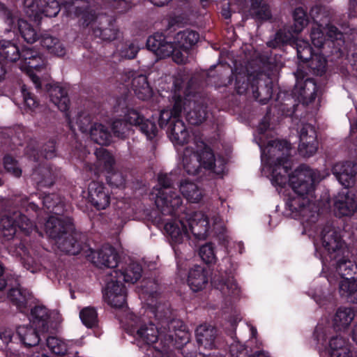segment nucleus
Here are the masks:
<instances>
[{
  "label": "nucleus",
  "instance_id": "40",
  "mask_svg": "<svg viewBox=\"0 0 357 357\" xmlns=\"http://www.w3.org/2000/svg\"><path fill=\"white\" fill-rule=\"evenodd\" d=\"M41 0H24L23 10L30 18L36 20L41 15Z\"/></svg>",
  "mask_w": 357,
  "mask_h": 357
},
{
  "label": "nucleus",
  "instance_id": "45",
  "mask_svg": "<svg viewBox=\"0 0 357 357\" xmlns=\"http://www.w3.org/2000/svg\"><path fill=\"white\" fill-rule=\"evenodd\" d=\"M69 125L73 130H75V127L77 126L79 130L82 132H90V129L93 127L90 116L84 114L77 117L75 123L70 120Z\"/></svg>",
  "mask_w": 357,
  "mask_h": 357
},
{
  "label": "nucleus",
  "instance_id": "15",
  "mask_svg": "<svg viewBox=\"0 0 357 357\" xmlns=\"http://www.w3.org/2000/svg\"><path fill=\"white\" fill-rule=\"evenodd\" d=\"M177 326L181 328L174 331V333L171 332V333L168 335V337H167L166 335H164V344L162 345V349L163 350V354H165L166 356L169 357L167 354V351L168 348L174 344V342L177 344H183L187 343L190 340V333L186 330L185 326L183 325L181 322L178 321H172L169 328H174Z\"/></svg>",
  "mask_w": 357,
  "mask_h": 357
},
{
  "label": "nucleus",
  "instance_id": "19",
  "mask_svg": "<svg viewBox=\"0 0 357 357\" xmlns=\"http://www.w3.org/2000/svg\"><path fill=\"white\" fill-rule=\"evenodd\" d=\"M333 172L340 184L345 188H349L354 184L356 169L351 162L335 164L333 168Z\"/></svg>",
  "mask_w": 357,
  "mask_h": 357
},
{
  "label": "nucleus",
  "instance_id": "38",
  "mask_svg": "<svg viewBox=\"0 0 357 357\" xmlns=\"http://www.w3.org/2000/svg\"><path fill=\"white\" fill-rule=\"evenodd\" d=\"M79 318L82 324L87 328H93L98 325V313L92 307H86L79 312Z\"/></svg>",
  "mask_w": 357,
  "mask_h": 357
},
{
  "label": "nucleus",
  "instance_id": "32",
  "mask_svg": "<svg viewBox=\"0 0 357 357\" xmlns=\"http://www.w3.org/2000/svg\"><path fill=\"white\" fill-rule=\"evenodd\" d=\"M215 287L228 301L237 298L240 294V288L233 278L226 280H220L215 283Z\"/></svg>",
  "mask_w": 357,
  "mask_h": 357
},
{
  "label": "nucleus",
  "instance_id": "49",
  "mask_svg": "<svg viewBox=\"0 0 357 357\" xmlns=\"http://www.w3.org/2000/svg\"><path fill=\"white\" fill-rule=\"evenodd\" d=\"M112 128L114 135L122 138L126 137L130 132V126L121 120L114 121Z\"/></svg>",
  "mask_w": 357,
  "mask_h": 357
},
{
  "label": "nucleus",
  "instance_id": "3",
  "mask_svg": "<svg viewBox=\"0 0 357 357\" xmlns=\"http://www.w3.org/2000/svg\"><path fill=\"white\" fill-rule=\"evenodd\" d=\"M165 230L174 247L188 239L190 234L199 240H204L213 233L223 234L225 225L218 214L210 211H195L183 213L177 218L168 220L165 225ZM174 249L176 250L175 248ZM175 252L177 254L176 250Z\"/></svg>",
  "mask_w": 357,
  "mask_h": 357
},
{
  "label": "nucleus",
  "instance_id": "29",
  "mask_svg": "<svg viewBox=\"0 0 357 357\" xmlns=\"http://www.w3.org/2000/svg\"><path fill=\"white\" fill-rule=\"evenodd\" d=\"M40 44L50 54L57 56H63L66 54V48L61 41L48 33L41 35Z\"/></svg>",
  "mask_w": 357,
  "mask_h": 357
},
{
  "label": "nucleus",
  "instance_id": "11",
  "mask_svg": "<svg viewBox=\"0 0 357 357\" xmlns=\"http://www.w3.org/2000/svg\"><path fill=\"white\" fill-rule=\"evenodd\" d=\"M340 229L331 225L326 226L321 231V241L323 247L328 251L331 256L340 252L344 253L346 249L341 240Z\"/></svg>",
  "mask_w": 357,
  "mask_h": 357
},
{
  "label": "nucleus",
  "instance_id": "41",
  "mask_svg": "<svg viewBox=\"0 0 357 357\" xmlns=\"http://www.w3.org/2000/svg\"><path fill=\"white\" fill-rule=\"evenodd\" d=\"M199 255L206 264H215L217 261L215 252V246L211 243H206L202 245L199 250Z\"/></svg>",
  "mask_w": 357,
  "mask_h": 357
},
{
  "label": "nucleus",
  "instance_id": "27",
  "mask_svg": "<svg viewBox=\"0 0 357 357\" xmlns=\"http://www.w3.org/2000/svg\"><path fill=\"white\" fill-rule=\"evenodd\" d=\"M339 294L348 302L357 303V278H348L340 280Z\"/></svg>",
  "mask_w": 357,
  "mask_h": 357
},
{
  "label": "nucleus",
  "instance_id": "12",
  "mask_svg": "<svg viewBox=\"0 0 357 357\" xmlns=\"http://www.w3.org/2000/svg\"><path fill=\"white\" fill-rule=\"evenodd\" d=\"M88 199L98 210H104L110 204L111 195L103 183L93 181L89 185Z\"/></svg>",
  "mask_w": 357,
  "mask_h": 357
},
{
  "label": "nucleus",
  "instance_id": "21",
  "mask_svg": "<svg viewBox=\"0 0 357 357\" xmlns=\"http://www.w3.org/2000/svg\"><path fill=\"white\" fill-rule=\"evenodd\" d=\"M40 331L38 328L34 325H21L17 329V335L20 342L25 347H36L40 342Z\"/></svg>",
  "mask_w": 357,
  "mask_h": 357
},
{
  "label": "nucleus",
  "instance_id": "50",
  "mask_svg": "<svg viewBox=\"0 0 357 357\" xmlns=\"http://www.w3.org/2000/svg\"><path fill=\"white\" fill-rule=\"evenodd\" d=\"M22 93L26 109L28 111L33 112L38 107V102L34 96L24 86L22 87Z\"/></svg>",
  "mask_w": 357,
  "mask_h": 357
},
{
  "label": "nucleus",
  "instance_id": "10",
  "mask_svg": "<svg viewBox=\"0 0 357 357\" xmlns=\"http://www.w3.org/2000/svg\"><path fill=\"white\" fill-rule=\"evenodd\" d=\"M298 57L303 61H309V66L317 75H321L326 69V60L319 53H312V48L305 40L296 42Z\"/></svg>",
  "mask_w": 357,
  "mask_h": 357
},
{
  "label": "nucleus",
  "instance_id": "13",
  "mask_svg": "<svg viewBox=\"0 0 357 357\" xmlns=\"http://www.w3.org/2000/svg\"><path fill=\"white\" fill-rule=\"evenodd\" d=\"M317 146L314 128L310 124L303 126L300 132L299 153L304 157H310L316 153Z\"/></svg>",
  "mask_w": 357,
  "mask_h": 357
},
{
  "label": "nucleus",
  "instance_id": "47",
  "mask_svg": "<svg viewBox=\"0 0 357 357\" xmlns=\"http://www.w3.org/2000/svg\"><path fill=\"white\" fill-rule=\"evenodd\" d=\"M311 40L314 47L321 48L325 44L326 37L322 24H317L311 31Z\"/></svg>",
  "mask_w": 357,
  "mask_h": 357
},
{
  "label": "nucleus",
  "instance_id": "48",
  "mask_svg": "<svg viewBox=\"0 0 357 357\" xmlns=\"http://www.w3.org/2000/svg\"><path fill=\"white\" fill-rule=\"evenodd\" d=\"M41 4V15L44 14L47 17H55L60 10L59 3L56 0H48L45 2L44 7L43 2Z\"/></svg>",
  "mask_w": 357,
  "mask_h": 357
},
{
  "label": "nucleus",
  "instance_id": "20",
  "mask_svg": "<svg viewBox=\"0 0 357 357\" xmlns=\"http://www.w3.org/2000/svg\"><path fill=\"white\" fill-rule=\"evenodd\" d=\"M96 162L93 164L87 162L91 171L95 174L112 170L114 164L112 155L104 148L97 149L95 152Z\"/></svg>",
  "mask_w": 357,
  "mask_h": 357
},
{
  "label": "nucleus",
  "instance_id": "6",
  "mask_svg": "<svg viewBox=\"0 0 357 357\" xmlns=\"http://www.w3.org/2000/svg\"><path fill=\"white\" fill-rule=\"evenodd\" d=\"M158 184L151 193V199L154 200L157 208L164 214H172L178 211L182 204V198L172 188V175H158Z\"/></svg>",
  "mask_w": 357,
  "mask_h": 357
},
{
  "label": "nucleus",
  "instance_id": "33",
  "mask_svg": "<svg viewBox=\"0 0 357 357\" xmlns=\"http://www.w3.org/2000/svg\"><path fill=\"white\" fill-rule=\"evenodd\" d=\"M17 45L10 40H0V58L7 62H15L20 58Z\"/></svg>",
  "mask_w": 357,
  "mask_h": 357
},
{
  "label": "nucleus",
  "instance_id": "55",
  "mask_svg": "<svg viewBox=\"0 0 357 357\" xmlns=\"http://www.w3.org/2000/svg\"><path fill=\"white\" fill-rule=\"evenodd\" d=\"M139 46L135 43L126 44L121 50V55L126 59H133L137 55Z\"/></svg>",
  "mask_w": 357,
  "mask_h": 357
},
{
  "label": "nucleus",
  "instance_id": "2",
  "mask_svg": "<svg viewBox=\"0 0 357 357\" xmlns=\"http://www.w3.org/2000/svg\"><path fill=\"white\" fill-rule=\"evenodd\" d=\"M174 104L172 109L161 111L158 123L161 128H167V135L179 152L181 162L188 174H197L201 167L218 175L222 176L225 171V161L215 156L210 147L202 141L190 142L191 135L184 122L179 119L183 113L190 123L198 125L206 116L205 108L192 100L190 95L182 97L181 87L174 84Z\"/></svg>",
  "mask_w": 357,
  "mask_h": 357
},
{
  "label": "nucleus",
  "instance_id": "52",
  "mask_svg": "<svg viewBox=\"0 0 357 357\" xmlns=\"http://www.w3.org/2000/svg\"><path fill=\"white\" fill-rule=\"evenodd\" d=\"M108 175L107 176V181L108 183L114 187H121L125 183V178L121 172H112V170L107 172Z\"/></svg>",
  "mask_w": 357,
  "mask_h": 357
},
{
  "label": "nucleus",
  "instance_id": "63",
  "mask_svg": "<svg viewBox=\"0 0 357 357\" xmlns=\"http://www.w3.org/2000/svg\"><path fill=\"white\" fill-rule=\"evenodd\" d=\"M29 357H50L45 349L37 347Z\"/></svg>",
  "mask_w": 357,
  "mask_h": 357
},
{
  "label": "nucleus",
  "instance_id": "34",
  "mask_svg": "<svg viewBox=\"0 0 357 357\" xmlns=\"http://www.w3.org/2000/svg\"><path fill=\"white\" fill-rule=\"evenodd\" d=\"M180 190L187 200L193 203L199 202L203 197L202 190L195 183L188 180L181 183Z\"/></svg>",
  "mask_w": 357,
  "mask_h": 357
},
{
  "label": "nucleus",
  "instance_id": "56",
  "mask_svg": "<svg viewBox=\"0 0 357 357\" xmlns=\"http://www.w3.org/2000/svg\"><path fill=\"white\" fill-rule=\"evenodd\" d=\"M119 30L114 27H108L100 31V37L105 40H113L119 36Z\"/></svg>",
  "mask_w": 357,
  "mask_h": 357
},
{
  "label": "nucleus",
  "instance_id": "7",
  "mask_svg": "<svg viewBox=\"0 0 357 357\" xmlns=\"http://www.w3.org/2000/svg\"><path fill=\"white\" fill-rule=\"evenodd\" d=\"M20 68L31 79L36 88H40L42 82L38 74L46 71L47 64L42 55L31 47H25L20 53Z\"/></svg>",
  "mask_w": 357,
  "mask_h": 357
},
{
  "label": "nucleus",
  "instance_id": "5",
  "mask_svg": "<svg viewBox=\"0 0 357 357\" xmlns=\"http://www.w3.org/2000/svg\"><path fill=\"white\" fill-rule=\"evenodd\" d=\"M47 234L56 241L58 248L70 255H77L82 249V234L74 230L71 220L51 218L45 225Z\"/></svg>",
  "mask_w": 357,
  "mask_h": 357
},
{
  "label": "nucleus",
  "instance_id": "37",
  "mask_svg": "<svg viewBox=\"0 0 357 357\" xmlns=\"http://www.w3.org/2000/svg\"><path fill=\"white\" fill-rule=\"evenodd\" d=\"M17 26L22 37L27 43H33L38 38L37 31L26 21L18 20Z\"/></svg>",
  "mask_w": 357,
  "mask_h": 357
},
{
  "label": "nucleus",
  "instance_id": "43",
  "mask_svg": "<svg viewBox=\"0 0 357 357\" xmlns=\"http://www.w3.org/2000/svg\"><path fill=\"white\" fill-rule=\"evenodd\" d=\"M294 24L293 31L296 33L301 31L308 22L306 13L301 8H298L294 10Z\"/></svg>",
  "mask_w": 357,
  "mask_h": 357
},
{
  "label": "nucleus",
  "instance_id": "24",
  "mask_svg": "<svg viewBox=\"0 0 357 357\" xmlns=\"http://www.w3.org/2000/svg\"><path fill=\"white\" fill-rule=\"evenodd\" d=\"M50 100L62 112H66L69 107V98L66 90L61 86L54 84L48 88Z\"/></svg>",
  "mask_w": 357,
  "mask_h": 357
},
{
  "label": "nucleus",
  "instance_id": "39",
  "mask_svg": "<svg viewBox=\"0 0 357 357\" xmlns=\"http://www.w3.org/2000/svg\"><path fill=\"white\" fill-rule=\"evenodd\" d=\"M250 12L255 17L261 20H268L271 17L269 8L263 0H252Z\"/></svg>",
  "mask_w": 357,
  "mask_h": 357
},
{
  "label": "nucleus",
  "instance_id": "62",
  "mask_svg": "<svg viewBox=\"0 0 357 357\" xmlns=\"http://www.w3.org/2000/svg\"><path fill=\"white\" fill-rule=\"evenodd\" d=\"M0 338L5 343H8L12 340L13 332L8 328L3 329V331L0 333Z\"/></svg>",
  "mask_w": 357,
  "mask_h": 357
},
{
  "label": "nucleus",
  "instance_id": "28",
  "mask_svg": "<svg viewBox=\"0 0 357 357\" xmlns=\"http://www.w3.org/2000/svg\"><path fill=\"white\" fill-rule=\"evenodd\" d=\"M43 206L50 213H52L54 215H51L48 220L54 217L61 219H68L67 217L62 215L64 211L63 203L59 196L55 194L48 195L43 197Z\"/></svg>",
  "mask_w": 357,
  "mask_h": 357
},
{
  "label": "nucleus",
  "instance_id": "16",
  "mask_svg": "<svg viewBox=\"0 0 357 357\" xmlns=\"http://www.w3.org/2000/svg\"><path fill=\"white\" fill-rule=\"evenodd\" d=\"M357 209L354 195L349 192H342L336 197L334 204V212L338 216H349Z\"/></svg>",
  "mask_w": 357,
  "mask_h": 357
},
{
  "label": "nucleus",
  "instance_id": "60",
  "mask_svg": "<svg viewBox=\"0 0 357 357\" xmlns=\"http://www.w3.org/2000/svg\"><path fill=\"white\" fill-rule=\"evenodd\" d=\"M0 12H2L3 15L5 16L6 24L12 26L14 23V17L13 15L6 9L4 5L2 3H0Z\"/></svg>",
  "mask_w": 357,
  "mask_h": 357
},
{
  "label": "nucleus",
  "instance_id": "51",
  "mask_svg": "<svg viewBox=\"0 0 357 357\" xmlns=\"http://www.w3.org/2000/svg\"><path fill=\"white\" fill-rule=\"evenodd\" d=\"M139 127L140 130L146 135L148 139H152L156 135L157 128L155 125L147 119H144Z\"/></svg>",
  "mask_w": 357,
  "mask_h": 357
},
{
  "label": "nucleus",
  "instance_id": "8",
  "mask_svg": "<svg viewBox=\"0 0 357 357\" xmlns=\"http://www.w3.org/2000/svg\"><path fill=\"white\" fill-rule=\"evenodd\" d=\"M117 271L113 270L106 278V285L103 290V298L110 306L120 308L126 304V291L122 281L115 279Z\"/></svg>",
  "mask_w": 357,
  "mask_h": 357
},
{
  "label": "nucleus",
  "instance_id": "1",
  "mask_svg": "<svg viewBox=\"0 0 357 357\" xmlns=\"http://www.w3.org/2000/svg\"><path fill=\"white\" fill-rule=\"evenodd\" d=\"M261 149L262 173L284 195L288 215L299 220L307 232L317 220V208L310 197L314 183L321 178L315 171L304 165L289 172L291 147L287 141H273Z\"/></svg>",
  "mask_w": 357,
  "mask_h": 357
},
{
  "label": "nucleus",
  "instance_id": "22",
  "mask_svg": "<svg viewBox=\"0 0 357 357\" xmlns=\"http://www.w3.org/2000/svg\"><path fill=\"white\" fill-rule=\"evenodd\" d=\"M355 317L354 310L348 307L337 308L332 319L333 326L335 329L343 331L347 329Z\"/></svg>",
  "mask_w": 357,
  "mask_h": 357
},
{
  "label": "nucleus",
  "instance_id": "57",
  "mask_svg": "<svg viewBox=\"0 0 357 357\" xmlns=\"http://www.w3.org/2000/svg\"><path fill=\"white\" fill-rule=\"evenodd\" d=\"M126 120L130 125L139 126L144 120V117L138 112L130 110L126 115Z\"/></svg>",
  "mask_w": 357,
  "mask_h": 357
},
{
  "label": "nucleus",
  "instance_id": "30",
  "mask_svg": "<svg viewBox=\"0 0 357 357\" xmlns=\"http://www.w3.org/2000/svg\"><path fill=\"white\" fill-rule=\"evenodd\" d=\"M8 297L20 312L22 313L27 312L29 301L31 298L29 291L21 288H15L10 290Z\"/></svg>",
  "mask_w": 357,
  "mask_h": 357
},
{
  "label": "nucleus",
  "instance_id": "31",
  "mask_svg": "<svg viewBox=\"0 0 357 357\" xmlns=\"http://www.w3.org/2000/svg\"><path fill=\"white\" fill-rule=\"evenodd\" d=\"M31 315L33 325L38 328L41 332L47 331L50 314L45 307L42 305L36 306L31 309Z\"/></svg>",
  "mask_w": 357,
  "mask_h": 357
},
{
  "label": "nucleus",
  "instance_id": "18",
  "mask_svg": "<svg viewBox=\"0 0 357 357\" xmlns=\"http://www.w3.org/2000/svg\"><path fill=\"white\" fill-rule=\"evenodd\" d=\"M299 72H297L296 76L297 77L296 84L294 91L295 96H297L298 100L307 104L314 100L317 93V85L312 79H307L305 81L298 79Z\"/></svg>",
  "mask_w": 357,
  "mask_h": 357
},
{
  "label": "nucleus",
  "instance_id": "58",
  "mask_svg": "<svg viewBox=\"0 0 357 357\" xmlns=\"http://www.w3.org/2000/svg\"><path fill=\"white\" fill-rule=\"evenodd\" d=\"M328 328H325L321 325H318L315 329L314 337L317 342L321 344H324L326 340Z\"/></svg>",
  "mask_w": 357,
  "mask_h": 357
},
{
  "label": "nucleus",
  "instance_id": "4",
  "mask_svg": "<svg viewBox=\"0 0 357 357\" xmlns=\"http://www.w3.org/2000/svg\"><path fill=\"white\" fill-rule=\"evenodd\" d=\"M199 40V34L191 30H185L176 34L173 41H168L162 34H154L147 39V48L157 56L164 58L172 56L173 60L184 63L188 59V50Z\"/></svg>",
  "mask_w": 357,
  "mask_h": 357
},
{
  "label": "nucleus",
  "instance_id": "59",
  "mask_svg": "<svg viewBox=\"0 0 357 357\" xmlns=\"http://www.w3.org/2000/svg\"><path fill=\"white\" fill-rule=\"evenodd\" d=\"M324 29L326 31L328 38L331 40H337L341 38V33L338 32L337 29L333 25L327 24Z\"/></svg>",
  "mask_w": 357,
  "mask_h": 357
},
{
  "label": "nucleus",
  "instance_id": "36",
  "mask_svg": "<svg viewBox=\"0 0 357 357\" xmlns=\"http://www.w3.org/2000/svg\"><path fill=\"white\" fill-rule=\"evenodd\" d=\"M91 139L101 145H107L111 142L112 135L107 129L100 123H94L90 129Z\"/></svg>",
  "mask_w": 357,
  "mask_h": 357
},
{
  "label": "nucleus",
  "instance_id": "23",
  "mask_svg": "<svg viewBox=\"0 0 357 357\" xmlns=\"http://www.w3.org/2000/svg\"><path fill=\"white\" fill-rule=\"evenodd\" d=\"M216 329L210 325H200L196 331V338L199 344L206 349H212L215 346Z\"/></svg>",
  "mask_w": 357,
  "mask_h": 357
},
{
  "label": "nucleus",
  "instance_id": "17",
  "mask_svg": "<svg viewBox=\"0 0 357 357\" xmlns=\"http://www.w3.org/2000/svg\"><path fill=\"white\" fill-rule=\"evenodd\" d=\"M208 281V272L203 266L196 265L190 269L187 282L193 291H199L205 289Z\"/></svg>",
  "mask_w": 357,
  "mask_h": 357
},
{
  "label": "nucleus",
  "instance_id": "25",
  "mask_svg": "<svg viewBox=\"0 0 357 357\" xmlns=\"http://www.w3.org/2000/svg\"><path fill=\"white\" fill-rule=\"evenodd\" d=\"M94 259L97 266L112 268L116 266L119 257L113 248L105 246L97 252V256L94 257Z\"/></svg>",
  "mask_w": 357,
  "mask_h": 357
},
{
  "label": "nucleus",
  "instance_id": "9",
  "mask_svg": "<svg viewBox=\"0 0 357 357\" xmlns=\"http://www.w3.org/2000/svg\"><path fill=\"white\" fill-rule=\"evenodd\" d=\"M17 227L27 233L35 227L29 218L18 212L14 213L12 216L4 215L0 219V230L7 239L13 237L16 233Z\"/></svg>",
  "mask_w": 357,
  "mask_h": 357
},
{
  "label": "nucleus",
  "instance_id": "42",
  "mask_svg": "<svg viewBox=\"0 0 357 357\" xmlns=\"http://www.w3.org/2000/svg\"><path fill=\"white\" fill-rule=\"evenodd\" d=\"M47 346L52 353L58 355H63L68 350L66 342L56 337H49Z\"/></svg>",
  "mask_w": 357,
  "mask_h": 357
},
{
  "label": "nucleus",
  "instance_id": "14",
  "mask_svg": "<svg viewBox=\"0 0 357 357\" xmlns=\"http://www.w3.org/2000/svg\"><path fill=\"white\" fill-rule=\"evenodd\" d=\"M326 351L331 357H354L349 339L341 335L329 339Z\"/></svg>",
  "mask_w": 357,
  "mask_h": 357
},
{
  "label": "nucleus",
  "instance_id": "44",
  "mask_svg": "<svg viewBox=\"0 0 357 357\" xmlns=\"http://www.w3.org/2000/svg\"><path fill=\"white\" fill-rule=\"evenodd\" d=\"M68 15L70 16H79L84 15L85 8L87 7V3L83 0H76L75 2H68L64 5Z\"/></svg>",
  "mask_w": 357,
  "mask_h": 357
},
{
  "label": "nucleus",
  "instance_id": "54",
  "mask_svg": "<svg viewBox=\"0 0 357 357\" xmlns=\"http://www.w3.org/2000/svg\"><path fill=\"white\" fill-rule=\"evenodd\" d=\"M149 310L158 319L166 318L170 313L169 310L160 303L158 304L155 307L150 306Z\"/></svg>",
  "mask_w": 357,
  "mask_h": 357
},
{
  "label": "nucleus",
  "instance_id": "46",
  "mask_svg": "<svg viewBox=\"0 0 357 357\" xmlns=\"http://www.w3.org/2000/svg\"><path fill=\"white\" fill-rule=\"evenodd\" d=\"M33 178L44 185H50L53 183V174L48 168L43 167L35 171Z\"/></svg>",
  "mask_w": 357,
  "mask_h": 357
},
{
  "label": "nucleus",
  "instance_id": "64",
  "mask_svg": "<svg viewBox=\"0 0 357 357\" xmlns=\"http://www.w3.org/2000/svg\"><path fill=\"white\" fill-rule=\"evenodd\" d=\"M248 89V84H243L242 86H240V82L238 81L236 82V90L238 93H243Z\"/></svg>",
  "mask_w": 357,
  "mask_h": 357
},
{
  "label": "nucleus",
  "instance_id": "53",
  "mask_svg": "<svg viewBox=\"0 0 357 357\" xmlns=\"http://www.w3.org/2000/svg\"><path fill=\"white\" fill-rule=\"evenodd\" d=\"M4 167L14 176L19 177L21 175V169L17 167L16 161L11 156L7 155L4 158Z\"/></svg>",
  "mask_w": 357,
  "mask_h": 357
},
{
  "label": "nucleus",
  "instance_id": "26",
  "mask_svg": "<svg viewBox=\"0 0 357 357\" xmlns=\"http://www.w3.org/2000/svg\"><path fill=\"white\" fill-rule=\"evenodd\" d=\"M131 81L132 89L138 98L146 100L152 96L153 91L150 87L147 78L144 75H132Z\"/></svg>",
  "mask_w": 357,
  "mask_h": 357
},
{
  "label": "nucleus",
  "instance_id": "61",
  "mask_svg": "<svg viewBox=\"0 0 357 357\" xmlns=\"http://www.w3.org/2000/svg\"><path fill=\"white\" fill-rule=\"evenodd\" d=\"M283 32L282 31H279L276 34V40L282 43H290L293 39V35L291 33H289L288 35H284V36Z\"/></svg>",
  "mask_w": 357,
  "mask_h": 357
},
{
  "label": "nucleus",
  "instance_id": "35",
  "mask_svg": "<svg viewBox=\"0 0 357 357\" xmlns=\"http://www.w3.org/2000/svg\"><path fill=\"white\" fill-rule=\"evenodd\" d=\"M142 275V268L135 262H132L125 268L120 273L117 272V277L115 279H123L126 282L134 283L137 282Z\"/></svg>",
  "mask_w": 357,
  "mask_h": 357
}]
</instances>
